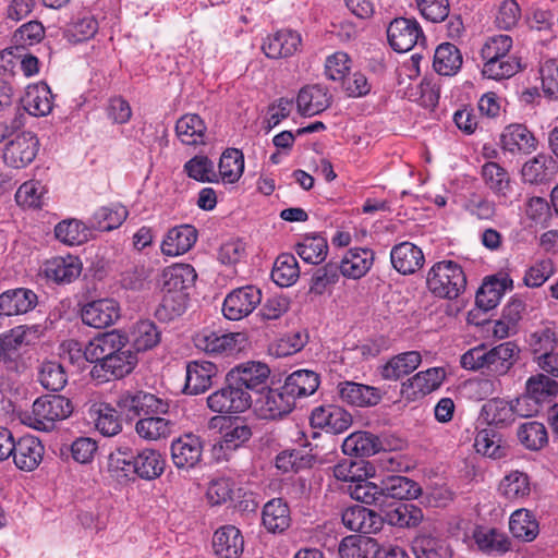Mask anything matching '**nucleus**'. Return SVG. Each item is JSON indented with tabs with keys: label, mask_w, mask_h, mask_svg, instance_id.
<instances>
[{
	"label": "nucleus",
	"mask_w": 558,
	"mask_h": 558,
	"mask_svg": "<svg viewBox=\"0 0 558 558\" xmlns=\"http://www.w3.org/2000/svg\"><path fill=\"white\" fill-rule=\"evenodd\" d=\"M519 348L513 342H504L492 349L480 344L461 355L464 369L501 376L507 374L519 357Z\"/></svg>",
	"instance_id": "f257e3e1"
},
{
	"label": "nucleus",
	"mask_w": 558,
	"mask_h": 558,
	"mask_svg": "<svg viewBox=\"0 0 558 558\" xmlns=\"http://www.w3.org/2000/svg\"><path fill=\"white\" fill-rule=\"evenodd\" d=\"M426 283L435 296L453 300L465 290L466 278L456 262L441 260L429 269Z\"/></svg>",
	"instance_id": "f03ea898"
},
{
	"label": "nucleus",
	"mask_w": 558,
	"mask_h": 558,
	"mask_svg": "<svg viewBox=\"0 0 558 558\" xmlns=\"http://www.w3.org/2000/svg\"><path fill=\"white\" fill-rule=\"evenodd\" d=\"M73 412L72 402L61 395H46L37 398L32 407V413L24 422L31 427L49 432L57 421L69 417Z\"/></svg>",
	"instance_id": "7ed1b4c3"
},
{
	"label": "nucleus",
	"mask_w": 558,
	"mask_h": 558,
	"mask_svg": "<svg viewBox=\"0 0 558 558\" xmlns=\"http://www.w3.org/2000/svg\"><path fill=\"white\" fill-rule=\"evenodd\" d=\"M117 407L128 420L142 418L147 415H165L169 411L167 401L143 390L123 391L117 399Z\"/></svg>",
	"instance_id": "20e7f679"
},
{
	"label": "nucleus",
	"mask_w": 558,
	"mask_h": 558,
	"mask_svg": "<svg viewBox=\"0 0 558 558\" xmlns=\"http://www.w3.org/2000/svg\"><path fill=\"white\" fill-rule=\"evenodd\" d=\"M252 396L232 383L226 375L225 386L207 397V405L215 413H238L247 410Z\"/></svg>",
	"instance_id": "39448f33"
},
{
	"label": "nucleus",
	"mask_w": 558,
	"mask_h": 558,
	"mask_svg": "<svg viewBox=\"0 0 558 558\" xmlns=\"http://www.w3.org/2000/svg\"><path fill=\"white\" fill-rule=\"evenodd\" d=\"M137 364L136 353L124 342L122 349L111 354L106 362L96 364L90 369V376L98 383L123 378L132 373Z\"/></svg>",
	"instance_id": "423d86ee"
},
{
	"label": "nucleus",
	"mask_w": 558,
	"mask_h": 558,
	"mask_svg": "<svg viewBox=\"0 0 558 558\" xmlns=\"http://www.w3.org/2000/svg\"><path fill=\"white\" fill-rule=\"evenodd\" d=\"M262 302V292L254 286L232 290L222 304V313L229 320H240L248 316Z\"/></svg>",
	"instance_id": "0eeeda50"
},
{
	"label": "nucleus",
	"mask_w": 558,
	"mask_h": 558,
	"mask_svg": "<svg viewBox=\"0 0 558 558\" xmlns=\"http://www.w3.org/2000/svg\"><path fill=\"white\" fill-rule=\"evenodd\" d=\"M387 37L390 47L397 52H407L415 45L425 43V36L417 21L405 17H397L390 22Z\"/></svg>",
	"instance_id": "6e6552de"
},
{
	"label": "nucleus",
	"mask_w": 558,
	"mask_h": 558,
	"mask_svg": "<svg viewBox=\"0 0 558 558\" xmlns=\"http://www.w3.org/2000/svg\"><path fill=\"white\" fill-rule=\"evenodd\" d=\"M269 374L270 369L266 364L253 361L236 365L227 373L232 383L251 396L252 392L260 393L265 389Z\"/></svg>",
	"instance_id": "1a4fd4ad"
},
{
	"label": "nucleus",
	"mask_w": 558,
	"mask_h": 558,
	"mask_svg": "<svg viewBox=\"0 0 558 558\" xmlns=\"http://www.w3.org/2000/svg\"><path fill=\"white\" fill-rule=\"evenodd\" d=\"M38 147L39 141L35 134L22 133L5 145L3 160L14 169L24 168L35 159Z\"/></svg>",
	"instance_id": "9d476101"
},
{
	"label": "nucleus",
	"mask_w": 558,
	"mask_h": 558,
	"mask_svg": "<svg viewBox=\"0 0 558 558\" xmlns=\"http://www.w3.org/2000/svg\"><path fill=\"white\" fill-rule=\"evenodd\" d=\"M29 331L25 326H17L0 335V365L3 364L8 371L17 369L22 345H28L38 338L37 335H28Z\"/></svg>",
	"instance_id": "9b49d317"
},
{
	"label": "nucleus",
	"mask_w": 558,
	"mask_h": 558,
	"mask_svg": "<svg viewBox=\"0 0 558 558\" xmlns=\"http://www.w3.org/2000/svg\"><path fill=\"white\" fill-rule=\"evenodd\" d=\"M246 336L243 332L218 333L204 331L196 336L195 345L211 354H232L244 348Z\"/></svg>",
	"instance_id": "f8f14e48"
},
{
	"label": "nucleus",
	"mask_w": 558,
	"mask_h": 558,
	"mask_svg": "<svg viewBox=\"0 0 558 558\" xmlns=\"http://www.w3.org/2000/svg\"><path fill=\"white\" fill-rule=\"evenodd\" d=\"M82 322L94 328H106L120 318L119 303L113 299L87 302L81 310Z\"/></svg>",
	"instance_id": "ddd939ff"
},
{
	"label": "nucleus",
	"mask_w": 558,
	"mask_h": 558,
	"mask_svg": "<svg viewBox=\"0 0 558 558\" xmlns=\"http://www.w3.org/2000/svg\"><path fill=\"white\" fill-rule=\"evenodd\" d=\"M445 376V371L440 367L418 372L401 384L400 392L407 400L420 399L438 389Z\"/></svg>",
	"instance_id": "4468645a"
},
{
	"label": "nucleus",
	"mask_w": 558,
	"mask_h": 558,
	"mask_svg": "<svg viewBox=\"0 0 558 558\" xmlns=\"http://www.w3.org/2000/svg\"><path fill=\"white\" fill-rule=\"evenodd\" d=\"M311 425L326 428L329 433L341 434L352 425V415L338 405H322L312 411Z\"/></svg>",
	"instance_id": "2eb2a0df"
},
{
	"label": "nucleus",
	"mask_w": 558,
	"mask_h": 558,
	"mask_svg": "<svg viewBox=\"0 0 558 558\" xmlns=\"http://www.w3.org/2000/svg\"><path fill=\"white\" fill-rule=\"evenodd\" d=\"M124 342H128V338L118 331L98 335L85 347V360L94 363V365L104 363L111 356V354L119 352Z\"/></svg>",
	"instance_id": "dca6fc26"
},
{
	"label": "nucleus",
	"mask_w": 558,
	"mask_h": 558,
	"mask_svg": "<svg viewBox=\"0 0 558 558\" xmlns=\"http://www.w3.org/2000/svg\"><path fill=\"white\" fill-rule=\"evenodd\" d=\"M203 441L199 436L184 434L171 444V458L179 469L194 468L202 458Z\"/></svg>",
	"instance_id": "f3484780"
},
{
	"label": "nucleus",
	"mask_w": 558,
	"mask_h": 558,
	"mask_svg": "<svg viewBox=\"0 0 558 558\" xmlns=\"http://www.w3.org/2000/svg\"><path fill=\"white\" fill-rule=\"evenodd\" d=\"M257 403L259 404V414L265 420L280 418L289 414L295 405L290 395H287L283 386L270 388L266 392L262 391Z\"/></svg>",
	"instance_id": "a211bd4d"
},
{
	"label": "nucleus",
	"mask_w": 558,
	"mask_h": 558,
	"mask_svg": "<svg viewBox=\"0 0 558 558\" xmlns=\"http://www.w3.org/2000/svg\"><path fill=\"white\" fill-rule=\"evenodd\" d=\"M218 374L216 364L208 361H191L186 365L184 392L199 395L213 385V378Z\"/></svg>",
	"instance_id": "6ab92c4d"
},
{
	"label": "nucleus",
	"mask_w": 558,
	"mask_h": 558,
	"mask_svg": "<svg viewBox=\"0 0 558 558\" xmlns=\"http://www.w3.org/2000/svg\"><path fill=\"white\" fill-rule=\"evenodd\" d=\"M383 517L375 511L356 505L342 512L343 525L361 534H372L381 530Z\"/></svg>",
	"instance_id": "aec40b11"
},
{
	"label": "nucleus",
	"mask_w": 558,
	"mask_h": 558,
	"mask_svg": "<svg viewBox=\"0 0 558 558\" xmlns=\"http://www.w3.org/2000/svg\"><path fill=\"white\" fill-rule=\"evenodd\" d=\"M301 41L298 32L281 29L264 39L262 50L270 59L288 58L298 50Z\"/></svg>",
	"instance_id": "412c9836"
},
{
	"label": "nucleus",
	"mask_w": 558,
	"mask_h": 558,
	"mask_svg": "<svg viewBox=\"0 0 558 558\" xmlns=\"http://www.w3.org/2000/svg\"><path fill=\"white\" fill-rule=\"evenodd\" d=\"M214 553L218 558H239L244 549V539L238 527L225 525L213 537Z\"/></svg>",
	"instance_id": "4be33fe9"
},
{
	"label": "nucleus",
	"mask_w": 558,
	"mask_h": 558,
	"mask_svg": "<svg viewBox=\"0 0 558 558\" xmlns=\"http://www.w3.org/2000/svg\"><path fill=\"white\" fill-rule=\"evenodd\" d=\"M44 450V446L38 438L25 435L16 440L13 461L20 470L33 471L41 462Z\"/></svg>",
	"instance_id": "5701e85b"
},
{
	"label": "nucleus",
	"mask_w": 558,
	"mask_h": 558,
	"mask_svg": "<svg viewBox=\"0 0 558 558\" xmlns=\"http://www.w3.org/2000/svg\"><path fill=\"white\" fill-rule=\"evenodd\" d=\"M37 295L33 290L17 288L0 294V315L12 316L25 314L37 304Z\"/></svg>",
	"instance_id": "b1692460"
},
{
	"label": "nucleus",
	"mask_w": 558,
	"mask_h": 558,
	"mask_svg": "<svg viewBox=\"0 0 558 558\" xmlns=\"http://www.w3.org/2000/svg\"><path fill=\"white\" fill-rule=\"evenodd\" d=\"M22 112L25 111L34 117H44L52 110V94L45 83L28 86L25 95L21 98Z\"/></svg>",
	"instance_id": "393cba45"
},
{
	"label": "nucleus",
	"mask_w": 558,
	"mask_h": 558,
	"mask_svg": "<svg viewBox=\"0 0 558 558\" xmlns=\"http://www.w3.org/2000/svg\"><path fill=\"white\" fill-rule=\"evenodd\" d=\"M390 258L393 268L402 275L414 274L424 263L422 250L410 242L395 245Z\"/></svg>",
	"instance_id": "a878e982"
},
{
	"label": "nucleus",
	"mask_w": 558,
	"mask_h": 558,
	"mask_svg": "<svg viewBox=\"0 0 558 558\" xmlns=\"http://www.w3.org/2000/svg\"><path fill=\"white\" fill-rule=\"evenodd\" d=\"M197 240V230L191 225L170 229L161 243V252L168 256H178L192 248Z\"/></svg>",
	"instance_id": "bb28decb"
},
{
	"label": "nucleus",
	"mask_w": 558,
	"mask_h": 558,
	"mask_svg": "<svg viewBox=\"0 0 558 558\" xmlns=\"http://www.w3.org/2000/svg\"><path fill=\"white\" fill-rule=\"evenodd\" d=\"M82 271V264L75 256H57L45 263V276L56 283H70L75 280Z\"/></svg>",
	"instance_id": "cd10ccee"
},
{
	"label": "nucleus",
	"mask_w": 558,
	"mask_h": 558,
	"mask_svg": "<svg viewBox=\"0 0 558 558\" xmlns=\"http://www.w3.org/2000/svg\"><path fill=\"white\" fill-rule=\"evenodd\" d=\"M296 104L301 114L312 117L330 106L331 96L322 85H310L300 90Z\"/></svg>",
	"instance_id": "c85d7f7f"
},
{
	"label": "nucleus",
	"mask_w": 558,
	"mask_h": 558,
	"mask_svg": "<svg viewBox=\"0 0 558 558\" xmlns=\"http://www.w3.org/2000/svg\"><path fill=\"white\" fill-rule=\"evenodd\" d=\"M339 395L343 401L355 407H374L383 398L378 388L354 381L341 383Z\"/></svg>",
	"instance_id": "c756f323"
},
{
	"label": "nucleus",
	"mask_w": 558,
	"mask_h": 558,
	"mask_svg": "<svg viewBox=\"0 0 558 558\" xmlns=\"http://www.w3.org/2000/svg\"><path fill=\"white\" fill-rule=\"evenodd\" d=\"M262 522L272 534L282 533L291 524V513L288 504L281 498H272L263 508Z\"/></svg>",
	"instance_id": "7c9ffc66"
},
{
	"label": "nucleus",
	"mask_w": 558,
	"mask_h": 558,
	"mask_svg": "<svg viewBox=\"0 0 558 558\" xmlns=\"http://www.w3.org/2000/svg\"><path fill=\"white\" fill-rule=\"evenodd\" d=\"M411 548L416 558H452L453 555L446 538L427 533L415 536Z\"/></svg>",
	"instance_id": "2f4dec72"
},
{
	"label": "nucleus",
	"mask_w": 558,
	"mask_h": 558,
	"mask_svg": "<svg viewBox=\"0 0 558 558\" xmlns=\"http://www.w3.org/2000/svg\"><path fill=\"white\" fill-rule=\"evenodd\" d=\"M383 519L392 526L413 529L422 523L424 514L422 509L413 504L398 502L385 510Z\"/></svg>",
	"instance_id": "473e14b6"
},
{
	"label": "nucleus",
	"mask_w": 558,
	"mask_h": 558,
	"mask_svg": "<svg viewBox=\"0 0 558 558\" xmlns=\"http://www.w3.org/2000/svg\"><path fill=\"white\" fill-rule=\"evenodd\" d=\"M163 292L189 294L187 290L194 284L196 280L195 269L189 264H178L162 274Z\"/></svg>",
	"instance_id": "72a5a7b5"
},
{
	"label": "nucleus",
	"mask_w": 558,
	"mask_h": 558,
	"mask_svg": "<svg viewBox=\"0 0 558 558\" xmlns=\"http://www.w3.org/2000/svg\"><path fill=\"white\" fill-rule=\"evenodd\" d=\"M385 450L378 436L369 432H356L342 442V451L348 456L371 457Z\"/></svg>",
	"instance_id": "f704fd0d"
},
{
	"label": "nucleus",
	"mask_w": 558,
	"mask_h": 558,
	"mask_svg": "<svg viewBox=\"0 0 558 558\" xmlns=\"http://www.w3.org/2000/svg\"><path fill=\"white\" fill-rule=\"evenodd\" d=\"M379 544L366 535H349L341 539L338 553L340 558H374Z\"/></svg>",
	"instance_id": "c9c22d12"
},
{
	"label": "nucleus",
	"mask_w": 558,
	"mask_h": 558,
	"mask_svg": "<svg viewBox=\"0 0 558 558\" xmlns=\"http://www.w3.org/2000/svg\"><path fill=\"white\" fill-rule=\"evenodd\" d=\"M422 356L417 351H408L392 356L380 368V375L386 380H398L414 372L421 364Z\"/></svg>",
	"instance_id": "e433bc0d"
},
{
	"label": "nucleus",
	"mask_w": 558,
	"mask_h": 558,
	"mask_svg": "<svg viewBox=\"0 0 558 558\" xmlns=\"http://www.w3.org/2000/svg\"><path fill=\"white\" fill-rule=\"evenodd\" d=\"M481 418L489 426L505 428L514 422L512 401L493 398L481 409Z\"/></svg>",
	"instance_id": "4c0bfd02"
},
{
	"label": "nucleus",
	"mask_w": 558,
	"mask_h": 558,
	"mask_svg": "<svg viewBox=\"0 0 558 558\" xmlns=\"http://www.w3.org/2000/svg\"><path fill=\"white\" fill-rule=\"evenodd\" d=\"M134 474L143 480L159 477L165 470V459L158 450L146 448L133 454Z\"/></svg>",
	"instance_id": "58836bf2"
},
{
	"label": "nucleus",
	"mask_w": 558,
	"mask_h": 558,
	"mask_svg": "<svg viewBox=\"0 0 558 558\" xmlns=\"http://www.w3.org/2000/svg\"><path fill=\"white\" fill-rule=\"evenodd\" d=\"M295 402L298 398L313 395L319 386V376L313 371L299 369L290 374L282 385Z\"/></svg>",
	"instance_id": "ea45409f"
},
{
	"label": "nucleus",
	"mask_w": 558,
	"mask_h": 558,
	"mask_svg": "<svg viewBox=\"0 0 558 558\" xmlns=\"http://www.w3.org/2000/svg\"><path fill=\"white\" fill-rule=\"evenodd\" d=\"M524 182L541 184L550 181L556 173V161L551 156L538 154L526 161L521 170Z\"/></svg>",
	"instance_id": "a19ab883"
},
{
	"label": "nucleus",
	"mask_w": 558,
	"mask_h": 558,
	"mask_svg": "<svg viewBox=\"0 0 558 558\" xmlns=\"http://www.w3.org/2000/svg\"><path fill=\"white\" fill-rule=\"evenodd\" d=\"M502 147L511 153L530 154L536 149L537 141L533 133L523 124H510L501 134Z\"/></svg>",
	"instance_id": "79ce46f5"
},
{
	"label": "nucleus",
	"mask_w": 558,
	"mask_h": 558,
	"mask_svg": "<svg viewBox=\"0 0 558 558\" xmlns=\"http://www.w3.org/2000/svg\"><path fill=\"white\" fill-rule=\"evenodd\" d=\"M512 287V280L508 277L501 279L490 278L482 284L475 298V303L480 310L488 312L495 308L505 291Z\"/></svg>",
	"instance_id": "37998d69"
},
{
	"label": "nucleus",
	"mask_w": 558,
	"mask_h": 558,
	"mask_svg": "<svg viewBox=\"0 0 558 558\" xmlns=\"http://www.w3.org/2000/svg\"><path fill=\"white\" fill-rule=\"evenodd\" d=\"M373 258V252L368 248H352L338 264L339 274L352 279L361 278L369 270Z\"/></svg>",
	"instance_id": "c03bdc74"
},
{
	"label": "nucleus",
	"mask_w": 558,
	"mask_h": 558,
	"mask_svg": "<svg viewBox=\"0 0 558 558\" xmlns=\"http://www.w3.org/2000/svg\"><path fill=\"white\" fill-rule=\"evenodd\" d=\"M384 504L388 498L393 499H414L422 494L421 486L413 480L392 475L381 482Z\"/></svg>",
	"instance_id": "a18cd8bd"
},
{
	"label": "nucleus",
	"mask_w": 558,
	"mask_h": 558,
	"mask_svg": "<svg viewBox=\"0 0 558 558\" xmlns=\"http://www.w3.org/2000/svg\"><path fill=\"white\" fill-rule=\"evenodd\" d=\"M462 62L461 51L451 43H442L435 50L433 68L440 75L451 76L459 72Z\"/></svg>",
	"instance_id": "49530a36"
},
{
	"label": "nucleus",
	"mask_w": 558,
	"mask_h": 558,
	"mask_svg": "<svg viewBox=\"0 0 558 558\" xmlns=\"http://www.w3.org/2000/svg\"><path fill=\"white\" fill-rule=\"evenodd\" d=\"M485 185L497 196L507 197L511 191V179L508 171L495 161H487L481 171Z\"/></svg>",
	"instance_id": "de8ad7c7"
},
{
	"label": "nucleus",
	"mask_w": 558,
	"mask_h": 558,
	"mask_svg": "<svg viewBox=\"0 0 558 558\" xmlns=\"http://www.w3.org/2000/svg\"><path fill=\"white\" fill-rule=\"evenodd\" d=\"M173 423L162 415H147L135 424L136 434L145 440H159L170 436Z\"/></svg>",
	"instance_id": "09e8293b"
},
{
	"label": "nucleus",
	"mask_w": 558,
	"mask_h": 558,
	"mask_svg": "<svg viewBox=\"0 0 558 558\" xmlns=\"http://www.w3.org/2000/svg\"><path fill=\"white\" fill-rule=\"evenodd\" d=\"M524 312L525 303L519 298H512L504 307L501 318L495 323L494 335L498 338H506L515 332Z\"/></svg>",
	"instance_id": "8fccbe9b"
},
{
	"label": "nucleus",
	"mask_w": 558,
	"mask_h": 558,
	"mask_svg": "<svg viewBox=\"0 0 558 558\" xmlns=\"http://www.w3.org/2000/svg\"><path fill=\"white\" fill-rule=\"evenodd\" d=\"M205 132V122L197 114H185L175 124L177 136L184 145L203 144Z\"/></svg>",
	"instance_id": "3c124183"
},
{
	"label": "nucleus",
	"mask_w": 558,
	"mask_h": 558,
	"mask_svg": "<svg viewBox=\"0 0 558 558\" xmlns=\"http://www.w3.org/2000/svg\"><path fill=\"white\" fill-rule=\"evenodd\" d=\"M509 529L513 537L524 542H532L539 531L537 521L526 509H518L511 514Z\"/></svg>",
	"instance_id": "603ef678"
},
{
	"label": "nucleus",
	"mask_w": 558,
	"mask_h": 558,
	"mask_svg": "<svg viewBox=\"0 0 558 558\" xmlns=\"http://www.w3.org/2000/svg\"><path fill=\"white\" fill-rule=\"evenodd\" d=\"M132 461V449L129 447H119L108 456L106 471L112 478L119 482L123 481L131 474H134Z\"/></svg>",
	"instance_id": "864d4df0"
},
{
	"label": "nucleus",
	"mask_w": 558,
	"mask_h": 558,
	"mask_svg": "<svg viewBox=\"0 0 558 558\" xmlns=\"http://www.w3.org/2000/svg\"><path fill=\"white\" fill-rule=\"evenodd\" d=\"M38 380L47 390L60 391L68 383L66 371L60 361H44L39 367Z\"/></svg>",
	"instance_id": "5fc2aeb1"
},
{
	"label": "nucleus",
	"mask_w": 558,
	"mask_h": 558,
	"mask_svg": "<svg viewBox=\"0 0 558 558\" xmlns=\"http://www.w3.org/2000/svg\"><path fill=\"white\" fill-rule=\"evenodd\" d=\"M300 276V268L296 258L292 254H281L277 257L271 279L279 287L292 286Z\"/></svg>",
	"instance_id": "6e6d98bb"
},
{
	"label": "nucleus",
	"mask_w": 558,
	"mask_h": 558,
	"mask_svg": "<svg viewBox=\"0 0 558 558\" xmlns=\"http://www.w3.org/2000/svg\"><path fill=\"white\" fill-rule=\"evenodd\" d=\"M473 537L477 547L487 554H504L510 549L508 537L495 529H476Z\"/></svg>",
	"instance_id": "4d7b16f0"
},
{
	"label": "nucleus",
	"mask_w": 558,
	"mask_h": 558,
	"mask_svg": "<svg viewBox=\"0 0 558 558\" xmlns=\"http://www.w3.org/2000/svg\"><path fill=\"white\" fill-rule=\"evenodd\" d=\"M89 228L76 219L63 220L56 226L54 234L64 244L80 245L88 240Z\"/></svg>",
	"instance_id": "13d9d810"
},
{
	"label": "nucleus",
	"mask_w": 558,
	"mask_h": 558,
	"mask_svg": "<svg viewBox=\"0 0 558 558\" xmlns=\"http://www.w3.org/2000/svg\"><path fill=\"white\" fill-rule=\"evenodd\" d=\"M128 214L124 206L101 207L89 219V226L99 231H110L121 226Z\"/></svg>",
	"instance_id": "bf43d9fd"
},
{
	"label": "nucleus",
	"mask_w": 558,
	"mask_h": 558,
	"mask_svg": "<svg viewBox=\"0 0 558 558\" xmlns=\"http://www.w3.org/2000/svg\"><path fill=\"white\" fill-rule=\"evenodd\" d=\"M517 435L520 442L529 450H539L548 442L546 427L537 421L521 424Z\"/></svg>",
	"instance_id": "052dcab7"
},
{
	"label": "nucleus",
	"mask_w": 558,
	"mask_h": 558,
	"mask_svg": "<svg viewBox=\"0 0 558 558\" xmlns=\"http://www.w3.org/2000/svg\"><path fill=\"white\" fill-rule=\"evenodd\" d=\"M327 240L318 234L305 236L304 240L296 245L298 255L305 263L313 265H318L324 262L327 256Z\"/></svg>",
	"instance_id": "680f3d73"
},
{
	"label": "nucleus",
	"mask_w": 558,
	"mask_h": 558,
	"mask_svg": "<svg viewBox=\"0 0 558 558\" xmlns=\"http://www.w3.org/2000/svg\"><path fill=\"white\" fill-rule=\"evenodd\" d=\"M244 170V156L236 148L226 149L219 161V174L228 183L236 182Z\"/></svg>",
	"instance_id": "e2e57ef3"
},
{
	"label": "nucleus",
	"mask_w": 558,
	"mask_h": 558,
	"mask_svg": "<svg viewBox=\"0 0 558 558\" xmlns=\"http://www.w3.org/2000/svg\"><path fill=\"white\" fill-rule=\"evenodd\" d=\"M557 392L558 383L544 374H538L527 379L524 395L538 404H542L549 398L556 396Z\"/></svg>",
	"instance_id": "0e129e2a"
},
{
	"label": "nucleus",
	"mask_w": 558,
	"mask_h": 558,
	"mask_svg": "<svg viewBox=\"0 0 558 558\" xmlns=\"http://www.w3.org/2000/svg\"><path fill=\"white\" fill-rule=\"evenodd\" d=\"M499 489L509 500L523 499L531 492L529 476L523 472L513 471L502 478Z\"/></svg>",
	"instance_id": "69168bd1"
},
{
	"label": "nucleus",
	"mask_w": 558,
	"mask_h": 558,
	"mask_svg": "<svg viewBox=\"0 0 558 558\" xmlns=\"http://www.w3.org/2000/svg\"><path fill=\"white\" fill-rule=\"evenodd\" d=\"M521 64L515 57L508 56L492 61H484L482 74L490 80H505L517 74Z\"/></svg>",
	"instance_id": "338daca9"
},
{
	"label": "nucleus",
	"mask_w": 558,
	"mask_h": 558,
	"mask_svg": "<svg viewBox=\"0 0 558 558\" xmlns=\"http://www.w3.org/2000/svg\"><path fill=\"white\" fill-rule=\"evenodd\" d=\"M132 337L136 352L147 351L159 343L160 331L153 322L141 320L134 326Z\"/></svg>",
	"instance_id": "774afa93"
}]
</instances>
